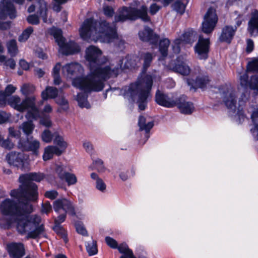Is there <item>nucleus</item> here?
<instances>
[{
    "mask_svg": "<svg viewBox=\"0 0 258 258\" xmlns=\"http://www.w3.org/2000/svg\"><path fill=\"white\" fill-rule=\"evenodd\" d=\"M97 77L93 76L91 73L89 76L88 93L92 91L100 92L104 87V82L100 79L96 80Z\"/></svg>",
    "mask_w": 258,
    "mask_h": 258,
    "instance_id": "a878e982",
    "label": "nucleus"
},
{
    "mask_svg": "<svg viewBox=\"0 0 258 258\" xmlns=\"http://www.w3.org/2000/svg\"><path fill=\"white\" fill-rule=\"evenodd\" d=\"M0 212L3 216L11 217L6 219L7 228H10L15 221L12 217H18V202L9 198L5 199L0 205Z\"/></svg>",
    "mask_w": 258,
    "mask_h": 258,
    "instance_id": "423d86ee",
    "label": "nucleus"
},
{
    "mask_svg": "<svg viewBox=\"0 0 258 258\" xmlns=\"http://www.w3.org/2000/svg\"><path fill=\"white\" fill-rule=\"evenodd\" d=\"M236 31V28H234L230 25L224 26L222 29L219 40L221 42H226L230 44L235 35Z\"/></svg>",
    "mask_w": 258,
    "mask_h": 258,
    "instance_id": "b1692460",
    "label": "nucleus"
},
{
    "mask_svg": "<svg viewBox=\"0 0 258 258\" xmlns=\"http://www.w3.org/2000/svg\"><path fill=\"white\" fill-rule=\"evenodd\" d=\"M56 133L57 132L52 134L50 130L46 129L41 135V140L43 142L46 143H49L52 141L53 137H55V135Z\"/></svg>",
    "mask_w": 258,
    "mask_h": 258,
    "instance_id": "79ce46f5",
    "label": "nucleus"
},
{
    "mask_svg": "<svg viewBox=\"0 0 258 258\" xmlns=\"http://www.w3.org/2000/svg\"><path fill=\"white\" fill-rule=\"evenodd\" d=\"M175 102L176 104L175 106L179 108L182 113L190 114L195 109L194 104L192 102H186L181 97L176 98Z\"/></svg>",
    "mask_w": 258,
    "mask_h": 258,
    "instance_id": "393cba45",
    "label": "nucleus"
},
{
    "mask_svg": "<svg viewBox=\"0 0 258 258\" xmlns=\"http://www.w3.org/2000/svg\"><path fill=\"white\" fill-rule=\"evenodd\" d=\"M6 250L10 258H22L26 254L25 245L21 242H8L6 244Z\"/></svg>",
    "mask_w": 258,
    "mask_h": 258,
    "instance_id": "ddd939ff",
    "label": "nucleus"
},
{
    "mask_svg": "<svg viewBox=\"0 0 258 258\" xmlns=\"http://www.w3.org/2000/svg\"><path fill=\"white\" fill-rule=\"evenodd\" d=\"M168 66L169 69L172 72L184 76L188 75L190 72V68L180 56H178L174 60L171 62Z\"/></svg>",
    "mask_w": 258,
    "mask_h": 258,
    "instance_id": "2eb2a0df",
    "label": "nucleus"
},
{
    "mask_svg": "<svg viewBox=\"0 0 258 258\" xmlns=\"http://www.w3.org/2000/svg\"><path fill=\"white\" fill-rule=\"evenodd\" d=\"M59 47L61 53L66 56L78 53L81 50L79 45L74 41H69L68 42L63 41Z\"/></svg>",
    "mask_w": 258,
    "mask_h": 258,
    "instance_id": "412c9836",
    "label": "nucleus"
},
{
    "mask_svg": "<svg viewBox=\"0 0 258 258\" xmlns=\"http://www.w3.org/2000/svg\"><path fill=\"white\" fill-rule=\"evenodd\" d=\"M247 30L250 36L255 35V31L258 34V11L256 10L251 14V18L248 22Z\"/></svg>",
    "mask_w": 258,
    "mask_h": 258,
    "instance_id": "cd10ccee",
    "label": "nucleus"
},
{
    "mask_svg": "<svg viewBox=\"0 0 258 258\" xmlns=\"http://www.w3.org/2000/svg\"><path fill=\"white\" fill-rule=\"evenodd\" d=\"M58 89L53 87L47 86L45 90L41 93V97L44 100H46L48 98L54 99L58 95Z\"/></svg>",
    "mask_w": 258,
    "mask_h": 258,
    "instance_id": "473e14b6",
    "label": "nucleus"
},
{
    "mask_svg": "<svg viewBox=\"0 0 258 258\" xmlns=\"http://www.w3.org/2000/svg\"><path fill=\"white\" fill-rule=\"evenodd\" d=\"M85 58L88 62L89 69L96 65L104 64L108 61V58L102 55V51L94 45H90L86 48Z\"/></svg>",
    "mask_w": 258,
    "mask_h": 258,
    "instance_id": "0eeeda50",
    "label": "nucleus"
},
{
    "mask_svg": "<svg viewBox=\"0 0 258 258\" xmlns=\"http://www.w3.org/2000/svg\"><path fill=\"white\" fill-rule=\"evenodd\" d=\"M96 34L103 36L108 39H115L118 36L115 26H112L105 20L97 21Z\"/></svg>",
    "mask_w": 258,
    "mask_h": 258,
    "instance_id": "f8f14e48",
    "label": "nucleus"
},
{
    "mask_svg": "<svg viewBox=\"0 0 258 258\" xmlns=\"http://www.w3.org/2000/svg\"><path fill=\"white\" fill-rule=\"evenodd\" d=\"M97 20L93 18L86 19L79 30L80 37L84 41H88L94 33L96 34Z\"/></svg>",
    "mask_w": 258,
    "mask_h": 258,
    "instance_id": "9b49d317",
    "label": "nucleus"
},
{
    "mask_svg": "<svg viewBox=\"0 0 258 258\" xmlns=\"http://www.w3.org/2000/svg\"><path fill=\"white\" fill-rule=\"evenodd\" d=\"M49 33L50 35L53 36L55 42L59 46L63 41H66V38L62 35V31L59 29L53 27L49 29Z\"/></svg>",
    "mask_w": 258,
    "mask_h": 258,
    "instance_id": "72a5a7b5",
    "label": "nucleus"
},
{
    "mask_svg": "<svg viewBox=\"0 0 258 258\" xmlns=\"http://www.w3.org/2000/svg\"><path fill=\"white\" fill-rule=\"evenodd\" d=\"M81 66L78 63H70L64 66L62 68V72L67 73V76L72 77L78 75L79 68Z\"/></svg>",
    "mask_w": 258,
    "mask_h": 258,
    "instance_id": "2f4dec72",
    "label": "nucleus"
},
{
    "mask_svg": "<svg viewBox=\"0 0 258 258\" xmlns=\"http://www.w3.org/2000/svg\"><path fill=\"white\" fill-rule=\"evenodd\" d=\"M21 91L22 93L27 97L34 93L35 91V87L32 85L29 84H24L21 87Z\"/></svg>",
    "mask_w": 258,
    "mask_h": 258,
    "instance_id": "864d4df0",
    "label": "nucleus"
},
{
    "mask_svg": "<svg viewBox=\"0 0 258 258\" xmlns=\"http://www.w3.org/2000/svg\"><path fill=\"white\" fill-rule=\"evenodd\" d=\"M52 229L57 235L61 236L65 243L68 242V239L67 238V234L66 233L64 229L61 225L54 224Z\"/></svg>",
    "mask_w": 258,
    "mask_h": 258,
    "instance_id": "a18cd8bd",
    "label": "nucleus"
},
{
    "mask_svg": "<svg viewBox=\"0 0 258 258\" xmlns=\"http://www.w3.org/2000/svg\"><path fill=\"white\" fill-rule=\"evenodd\" d=\"M77 101L80 107H86L87 108L89 107L87 96L84 93H80L78 94Z\"/></svg>",
    "mask_w": 258,
    "mask_h": 258,
    "instance_id": "8fccbe9b",
    "label": "nucleus"
},
{
    "mask_svg": "<svg viewBox=\"0 0 258 258\" xmlns=\"http://www.w3.org/2000/svg\"><path fill=\"white\" fill-rule=\"evenodd\" d=\"M105 241L107 245L110 248L116 249L118 247V243L116 240L110 236H106L105 238Z\"/></svg>",
    "mask_w": 258,
    "mask_h": 258,
    "instance_id": "052dcab7",
    "label": "nucleus"
},
{
    "mask_svg": "<svg viewBox=\"0 0 258 258\" xmlns=\"http://www.w3.org/2000/svg\"><path fill=\"white\" fill-rule=\"evenodd\" d=\"M16 89L17 88L16 87L12 84H9L5 89L4 95L5 96H10L16 91Z\"/></svg>",
    "mask_w": 258,
    "mask_h": 258,
    "instance_id": "0e129e2a",
    "label": "nucleus"
},
{
    "mask_svg": "<svg viewBox=\"0 0 258 258\" xmlns=\"http://www.w3.org/2000/svg\"><path fill=\"white\" fill-rule=\"evenodd\" d=\"M35 101V96L26 97L17 106V111L20 112H23L26 110L28 111L36 105Z\"/></svg>",
    "mask_w": 258,
    "mask_h": 258,
    "instance_id": "c85d7f7f",
    "label": "nucleus"
},
{
    "mask_svg": "<svg viewBox=\"0 0 258 258\" xmlns=\"http://www.w3.org/2000/svg\"><path fill=\"white\" fill-rule=\"evenodd\" d=\"M18 217L15 219L17 223V230L19 234L24 235L27 231V239L39 238L45 232V226L41 224V219L37 215H30L33 211L32 204L27 201H20L18 203Z\"/></svg>",
    "mask_w": 258,
    "mask_h": 258,
    "instance_id": "f257e3e1",
    "label": "nucleus"
},
{
    "mask_svg": "<svg viewBox=\"0 0 258 258\" xmlns=\"http://www.w3.org/2000/svg\"><path fill=\"white\" fill-rule=\"evenodd\" d=\"M159 50L163 57H166L168 55V50L170 41L168 38H164L158 41Z\"/></svg>",
    "mask_w": 258,
    "mask_h": 258,
    "instance_id": "58836bf2",
    "label": "nucleus"
},
{
    "mask_svg": "<svg viewBox=\"0 0 258 258\" xmlns=\"http://www.w3.org/2000/svg\"><path fill=\"white\" fill-rule=\"evenodd\" d=\"M41 115V111L35 105L27 111L26 117L28 118H32L36 120L39 118Z\"/></svg>",
    "mask_w": 258,
    "mask_h": 258,
    "instance_id": "a19ab883",
    "label": "nucleus"
},
{
    "mask_svg": "<svg viewBox=\"0 0 258 258\" xmlns=\"http://www.w3.org/2000/svg\"><path fill=\"white\" fill-rule=\"evenodd\" d=\"M218 22V17L215 10L212 7H210L204 16V21L202 24V31L206 34L211 33Z\"/></svg>",
    "mask_w": 258,
    "mask_h": 258,
    "instance_id": "9d476101",
    "label": "nucleus"
},
{
    "mask_svg": "<svg viewBox=\"0 0 258 258\" xmlns=\"http://www.w3.org/2000/svg\"><path fill=\"white\" fill-rule=\"evenodd\" d=\"M89 77H78L73 79L72 85L86 93H88Z\"/></svg>",
    "mask_w": 258,
    "mask_h": 258,
    "instance_id": "bb28decb",
    "label": "nucleus"
},
{
    "mask_svg": "<svg viewBox=\"0 0 258 258\" xmlns=\"http://www.w3.org/2000/svg\"><path fill=\"white\" fill-rule=\"evenodd\" d=\"M210 82L208 76H197L195 79H188L187 83L191 88L197 90L198 88H205Z\"/></svg>",
    "mask_w": 258,
    "mask_h": 258,
    "instance_id": "5701e85b",
    "label": "nucleus"
},
{
    "mask_svg": "<svg viewBox=\"0 0 258 258\" xmlns=\"http://www.w3.org/2000/svg\"><path fill=\"white\" fill-rule=\"evenodd\" d=\"M52 211V206L48 201L42 203L41 208V212L48 214Z\"/></svg>",
    "mask_w": 258,
    "mask_h": 258,
    "instance_id": "338daca9",
    "label": "nucleus"
},
{
    "mask_svg": "<svg viewBox=\"0 0 258 258\" xmlns=\"http://www.w3.org/2000/svg\"><path fill=\"white\" fill-rule=\"evenodd\" d=\"M53 209L55 213L59 214L54 220V224L61 225L66 221L67 215L75 216V207L70 200L66 198L56 199L53 202Z\"/></svg>",
    "mask_w": 258,
    "mask_h": 258,
    "instance_id": "39448f33",
    "label": "nucleus"
},
{
    "mask_svg": "<svg viewBox=\"0 0 258 258\" xmlns=\"http://www.w3.org/2000/svg\"><path fill=\"white\" fill-rule=\"evenodd\" d=\"M39 123L40 124L47 128L52 126V123L49 114L42 113L39 117Z\"/></svg>",
    "mask_w": 258,
    "mask_h": 258,
    "instance_id": "c03bdc74",
    "label": "nucleus"
},
{
    "mask_svg": "<svg viewBox=\"0 0 258 258\" xmlns=\"http://www.w3.org/2000/svg\"><path fill=\"white\" fill-rule=\"evenodd\" d=\"M240 85L245 88H249L258 92V74L252 75L250 78L247 74L240 76Z\"/></svg>",
    "mask_w": 258,
    "mask_h": 258,
    "instance_id": "aec40b11",
    "label": "nucleus"
},
{
    "mask_svg": "<svg viewBox=\"0 0 258 258\" xmlns=\"http://www.w3.org/2000/svg\"><path fill=\"white\" fill-rule=\"evenodd\" d=\"M75 226L76 231L83 236H87L88 232L86 228L84 227L83 224L81 221H77L75 222Z\"/></svg>",
    "mask_w": 258,
    "mask_h": 258,
    "instance_id": "6e6d98bb",
    "label": "nucleus"
},
{
    "mask_svg": "<svg viewBox=\"0 0 258 258\" xmlns=\"http://www.w3.org/2000/svg\"><path fill=\"white\" fill-rule=\"evenodd\" d=\"M106 184L102 179H97L96 182V187L97 189L104 191L106 189Z\"/></svg>",
    "mask_w": 258,
    "mask_h": 258,
    "instance_id": "774afa93",
    "label": "nucleus"
},
{
    "mask_svg": "<svg viewBox=\"0 0 258 258\" xmlns=\"http://www.w3.org/2000/svg\"><path fill=\"white\" fill-rule=\"evenodd\" d=\"M7 159L8 162L10 165L19 168L22 170L25 168L26 159L24 154L11 152L7 155Z\"/></svg>",
    "mask_w": 258,
    "mask_h": 258,
    "instance_id": "6ab92c4d",
    "label": "nucleus"
},
{
    "mask_svg": "<svg viewBox=\"0 0 258 258\" xmlns=\"http://www.w3.org/2000/svg\"><path fill=\"white\" fill-rule=\"evenodd\" d=\"M188 2V0H176L172 5L173 9L177 13L183 15Z\"/></svg>",
    "mask_w": 258,
    "mask_h": 258,
    "instance_id": "c9c22d12",
    "label": "nucleus"
},
{
    "mask_svg": "<svg viewBox=\"0 0 258 258\" xmlns=\"http://www.w3.org/2000/svg\"><path fill=\"white\" fill-rule=\"evenodd\" d=\"M138 35L141 41L149 42L154 45L158 44L160 38L159 35L155 33L154 30L147 26L142 31H140Z\"/></svg>",
    "mask_w": 258,
    "mask_h": 258,
    "instance_id": "dca6fc26",
    "label": "nucleus"
},
{
    "mask_svg": "<svg viewBox=\"0 0 258 258\" xmlns=\"http://www.w3.org/2000/svg\"><path fill=\"white\" fill-rule=\"evenodd\" d=\"M20 176L23 178L25 180L28 182L35 181L40 182L46 177V174L41 172H31L26 174H21Z\"/></svg>",
    "mask_w": 258,
    "mask_h": 258,
    "instance_id": "c756f323",
    "label": "nucleus"
},
{
    "mask_svg": "<svg viewBox=\"0 0 258 258\" xmlns=\"http://www.w3.org/2000/svg\"><path fill=\"white\" fill-rule=\"evenodd\" d=\"M103 14L108 18H112L115 14L114 9L110 6H104L103 7Z\"/></svg>",
    "mask_w": 258,
    "mask_h": 258,
    "instance_id": "bf43d9fd",
    "label": "nucleus"
},
{
    "mask_svg": "<svg viewBox=\"0 0 258 258\" xmlns=\"http://www.w3.org/2000/svg\"><path fill=\"white\" fill-rule=\"evenodd\" d=\"M21 99L20 97L15 95L10 97L8 100L9 104L14 108L17 110V106H19L21 102Z\"/></svg>",
    "mask_w": 258,
    "mask_h": 258,
    "instance_id": "4d7b16f0",
    "label": "nucleus"
},
{
    "mask_svg": "<svg viewBox=\"0 0 258 258\" xmlns=\"http://www.w3.org/2000/svg\"><path fill=\"white\" fill-rule=\"evenodd\" d=\"M16 10L13 3L8 0H3L0 5V20H4L8 16L13 19L16 17Z\"/></svg>",
    "mask_w": 258,
    "mask_h": 258,
    "instance_id": "f3484780",
    "label": "nucleus"
},
{
    "mask_svg": "<svg viewBox=\"0 0 258 258\" xmlns=\"http://www.w3.org/2000/svg\"><path fill=\"white\" fill-rule=\"evenodd\" d=\"M153 80L150 75H145L141 81L131 83L128 89V93L132 98L138 96L139 109L144 110L147 106V99L150 94Z\"/></svg>",
    "mask_w": 258,
    "mask_h": 258,
    "instance_id": "f03ea898",
    "label": "nucleus"
},
{
    "mask_svg": "<svg viewBox=\"0 0 258 258\" xmlns=\"http://www.w3.org/2000/svg\"><path fill=\"white\" fill-rule=\"evenodd\" d=\"M86 248L89 256L95 255L98 252L97 241L94 240L88 241L85 244Z\"/></svg>",
    "mask_w": 258,
    "mask_h": 258,
    "instance_id": "ea45409f",
    "label": "nucleus"
},
{
    "mask_svg": "<svg viewBox=\"0 0 258 258\" xmlns=\"http://www.w3.org/2000/svg\"><path fill=\"white\" fill-rule=\"evenodd\" d=\"M21 183L17 189L11 190L10 196L18 200L27 202H35L38 198V186L33 182H28L21 176L19 178Z\"/></svg>",
    "mask_w": 258,
    "mask_h": 258,
    "instance_id": "20e7f679",
    "label": "nucleus"
},
{
    "mask_svg": "<svg viewBox=\"0 0 258 258\" xmlns=\"http://www.w3.org/2000/svg\"><path fill=\"white\" fill-rule=\"evenodd\" d=\"M63 177L68 186L74 185L77 182V178L75 174L70 172H66Z\"/></svg>",
    "mask_w": 258,
    "mask_h": 258,
    "instance_id": "3c124183",
    "label": "nucleus"
},
{
    "mask_svg": "<svg viewBox=\"0 0 258 258\" xmlns=\"http://www.w3.org/2000/svg\"><path fill=\"white\" fill-rule=\"evenodd\" d=\"M103 64L96 65L94 68L90 69L91 73L100 79L104 82L106 81L112 76L116 77L119 74V69L118 67H114L112 69L110 66H106L104 67Z\"/></svg>",
    "mask_w": 258,
    "mask_h": 258,
    "instance_id": "6e6552de",
    "label": "nucleus"
},
{
    "mask_svg": "<svg viewBox=\"0 0 258 258\" xmlns=\"http://www.w3.org/2000/svg\"><path fill=\"white\" fill-rule=\"evenodd\" d=\"M210 45L209 38H204L203 35H199L198 41L194 47L195 53L199 59L206 60L209 58Z\"/></svg>",
    "mask_w": 258,
    "mask_h": 258,
    "instance_id": "1a4fd4ad",
    "label": "nucleus"
},
{
    "mask_svg": "<svg viewBox=\"0 0 258 258\" xmlns=\"http://www.w3.org/2000/svg\"><path fill=\"white\" fill-rule=\"evenodd\" d=\"M146 118L143 115H140L139 117L138 125L140 127V131L144 130L146 133L148 134L153 127L154 122L153 121H150L146 123Z\"/></svg>",
    "mask_w": 258,
    "mask_h": 258,
    "instance_id": "e433bc0d",
    "label": "nucleus"
},
{
    "mask_svg": "<svg viewBox=\"0 0 258 258\" xmlns=\"http://www.w3.org/2000/svg\"><path fill=\"white\" fill-rule=\"evenodd\" d=\"M252 121L254 125L251 132L255 140L258 141V109L252 112L251 115Z\"/></svg>",
    "mask_w": 258,
    "mask_h": 258,
    "instance_id": "4c0bfd02",
    "label": "nucleus"
},
{
    "mask_svg": "<svg viewBox=\"0 0 258 258\" xmlns=\"http://www.w3.org/2000/svg\"><path fill=\"white\" fill-rule=\"evenodd\" d=\"M54 143L58 147L66 150L67 147V143L64 141L63 138L60 136L58 133L55 135L54 139Z\"/></svg>",
    "mask_w": 258,
    "mask_h": 258,
    "instance_id": "49530a36",
    "label": "nucleus"
},
{
    "mask_svg": "<svg viewBox=\"0 0 258 258\" xmlns=\"http://www.w3.org/2000/svg\"><path fill=\"white\" fill-rule=\"evenodd\" d=\"M155 101L158 105L167 108H172L176 106L175 99L170 98L167 94L159 90L156 92Z\"/></svg>",
    "mask_w": 258,
    "mask_h": 258,
    "instance_id": "a211bd4d",
    "label": "nucleus"
},
{
    "mask_svg": "<svg viewBox=\"0 0 258 258\" xmlns=\"http://www.w3.org/2000/svg\"><path fill=\"white\" fill-rule=\"evenodd\" d=\"M34 30L32 27L29 26L25 29L19 36L18 40L20 42H25L29 38Z\"/></svg>",
    "mask_w": 258,
    "mask_h": 258,
    "instance_id": "de8ad7c7",
    "label": "nucleus"
},
{
    "mask_svg": "<svg viewBox=\"0 0 258 258\" xmlns=\"http://www.w3.org/2000/svg\"><path fill=\"white\" fill-rule=\"evenodd\" d=\"M7 48L9 52L12 55H15L18 52V46L16 40L14 39L10 40L7 44Z\"/></svg>",
    "mask_w": 258,
    "mask_h": 258,
    "instance_id": "09e8293b",
    "label": "nucleus"
},
{
    "mask_svg": "<svg viewBox=\"0 0 258 258\" xmlns=\"http://www.w3.org/2000/svg\"><path fill=\"white\" fill-rule=\"evenodd\" d=\"M55 172L57 173L58 177L61 180H63V177L67 172L62 165H57L55 169Z\"/></svg>",
    "mask_w": 258,
    "mask_h": 258,
    "instance_id": "680f3d73",
    "label": "nucleus"
},
{
    "mask_svg": "<svg viewBox=\"0 0 258 258\" xmlns=\"http://www.w3.org/2000/svg\"><path fill=\"white\" fill-rule=\"evenodd\" d=\"M27 22L32 25H38L40 23L39 17L35 15H30L27 18Z\"/></svg>",
    "mask_w": 258,
    "mask_h": 258,
    "instance_id": "e2e57ef3",
    "label": "nucleus"
},
{
    "mask_svg": "<svg viewBox=\"0 0 258 258\" xmlns=\"http://www.w3.org/2000/svg\"><path fill=\"white\" fill-rule=\"evenodd\" d=\"M247 69L249 71L258 73V57H253L248 62Z\"/></svg>",
    "mask_w": 258,
    "mask_h": 258,
    "instance_id": "603ef678",
    "label": "nucleus"
},
{
    "mask_svg": "<svg viewBox=\"0 0 258 258\" xmlns=\"http://www.w3.org/2000/svg\"><path fill=\"white\" fill-rule=\"evenodd\" d=\"M9 131V137L10 138H14L16 139H24V138H21V133L19 130L15 129L13 126H10L8 128Z\"/></svg>",
    "mask_w": 258,
    "mask_h": 258,
    "instance_id": "5fc2aeb1",
    "label": "nucleus"
},
{
    "mask_svg": "<svg viewBox=\"0 0 258 258\" xmlns=\"http://www.w3.org/2000/svg\"><path fill=\"white\" fill-rule=\"evenodd\" d=\"M148 11V8L145 5H142L140 9L122 6L118 9L117 14L114 16V22L124 23L127 21H136L140 19L144 22L149 23L151 20Z\"/></svg>",
    "mask_w": 258,
    "mask_h": 258,
    "instance_id": "7ed1b4c3",
    "label": "nucleus"
},
{
    "mask_svg": "<svg viewBox=\"0 0 258 258\" xmlns=\"http://www.w3.org/2000/svg\"><path fill=\"white\" fill-rule=\"evenodd\" d=\"M58 196V193L55 190H47L44 194L45 197L51 200H55Z\"/></svg>",
    "mask_w": 258,
    "mask_h": 258,
    "instance_id": "69168bd1",
    "label": "nucleus"
},
{
    "mask_svg": "<svg viewBox=\"0 0 258 258\" xmlns=\"http://www.w3.org/2000/svg\"><path fill=\"white\" fill-rule=\"evenodd\" d=\"M18 148L23 152H32L35 155L39 153L40 142L36 140L30 141L28 138L20 139L18 142Z\"/></svg>",
    "mask_w": 258,
    "mask_h": 258,
    "instance_id": "4468645a",
    "label": "nucleus"
},
{
    "mask_svg": "<svg viewBox=\"0 0 258 258\" xmlns=\"http://www.w3.org/2000/svg\"><path fill=\"white\" fill-rule=\"evenodd\" d=\"M223 95V101L225 105L229 109H231L233 112L236 111V104L237 103L236 97L233 92H229V90L227 88L222 91Z\"/></svg>",
    "mask_w": 258,
    "mask_h": 258,
    "instance_id": "4be33fe9",
    "label": "nucleus"
},
{
    "mask_svg": "<svg viewBox=\"0 0 258 258\" xmlns=\"http://www.w3.org/2000/svg\"><path fill=\"white\" fill-rule=\"evenodd\" d=\"M53 157V152L52 149V146H48L44 149V152L43 155V159L44 161H47L52 159Z\"/></svg>",
    "mask_w": 258,
    "mask_h": 258,
    "instance_id": "13d9d810",
    "label": "nucleus"
},
{
    "mask_svg": "<svg viewBox=\"0 0 258 258\" xmlns=\"http://www.w3.org/2000/svg\"><path fill=\"white\" fill-rule=\"evenodd\" d=\"M56 102L60 106V108L57 110L58 112H61V110L66 111L69 109V102L64 97L57 98Z\"/></svg>",
    "mask_w": 258,
    "mask_h": 258,
    "instance_id": "37998d69",
    "label": "nucleus"
},
{
    "mask_svg": "<svg viewBox=\"0 0 258 258\" xmlns=\"http://www.w3.org/2000/svg\"><path fill=\"white\" fill-rule=\"evenodd\" d=\"M140 60H143L142 71L146 72L149 68L151 66L153 60V56L152 53L149 52H142L140 54Z\"/></svg>",
    "mask_w": 258,
    "mask_h": 258,
    "instance_id": "7c9ffc66",
    "label": "nucleus"
},
{
    "mask_svg": "<svg viewBox=\"0 0 258 258\" xmlns=\"http://www.w3.org/2000/svg\"><path fill=\"white\" fill-rule=\"evenodd\" d=\"M35 126L33 121L32 120H29L23 122L19 127L26 136V138H28L32 134Z\"/></svg>",
    "mask_w": 258,
    "mask_h": 258,
    "instance_id": "f704fd0d",
    "label": "nucleus"
}]
</instances>
